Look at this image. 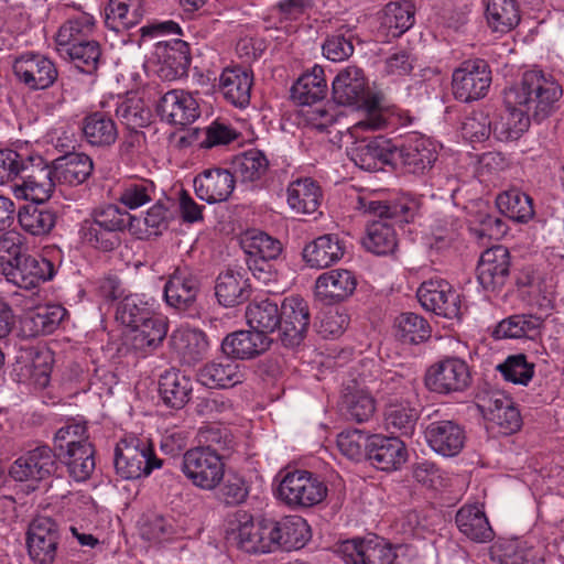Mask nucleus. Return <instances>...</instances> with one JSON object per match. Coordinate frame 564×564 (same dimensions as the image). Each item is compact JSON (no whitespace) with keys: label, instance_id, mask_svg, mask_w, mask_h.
Instances as JSON below:
<instances>
[{"label":"nucleus","instance_id":"bf43d9fd","mask_svg":"<svg viewBox=\"0 0 564 564\" xmlns=\"http://www.w3.org/2000/svg\"><path fill=\"white\" fill-rule=\"evenodd\" d=\"M116 115L128 130L145 128L151 123L152 112L140 98H129L118 105Z\"/></svg>","mask_w":564,"mask_h":564},{"label":"nucleus","instance_id":"8fccbe9b","mask_svg":"<svg viewBox=\"0 0 564 564\" xmlns=\"http://www.w3.org/2000/svg\"><path fill=\"white\" fill-rule=\"evenodd\" d=\"M496 205L501 215L516 223L525 224L534 216L532 198L518 188L499 194Z\"/></svg>","mask_w":564,"mask_h":564},{"label":"nucleus","instance_id":"58836bf2","mask_svg":"<svg viewBox=\"0 0 564 564\" xmlns=\"http://www.w3.org/2000/svg\"><path fill=\"white\" fill-rule=\"evenodd\" d=\"M282 306L270 299L253 300L246 308V319L250 328L261 334L279 330Z\"/></svg>","mask_w":564,"mask_h":564},{"label":"nucleus","instance_id":"052dcab7","mask_svg":"<svg viewBox=\"0 0 564 564\" xmlns=\"http://www.w3.org/2000/svg\"><path fill=\"white\" fill-rule=\"evenodd\" d=\"M496 370L506 381L514 384L528 386L534 376L535 365L529 362L524 354L510 355L497 365Z\"/></svg>","mask_w":564,"mask_h":564},{"label":"nucleus","instance_id":"dca6fc26","mask_svg":"<svg viewBox=\"0 0 564 564\" xmlns=\"http://www.w3.org/2000/svg\"><path fill=\"white\" fill-rule=\"evenodd\" d=\"M7 280L24 290H33L55 275L53 262L42 256L25 253L2 270Z\"/></svg>","mask_w":564,"mask_h":564},{"label":"nucleus","instance_id":"49530a36","mask_svg":"<svg viewBox=\"0 0 564 564\" xmlns=\"http://www.w3.org/2000/svg\"><path fill=\"white\" fill-rule=\"evenodd\" d=\"M288 204L299 215L314 214L319 207L321 188L311 178L296 180L288 187Z\"/></svg>","mask_w":564,"mask_h":564},{"label":"nucleus","instance_id":"5fc2aeb1","mask_svg":"<svg viewBox=\"0 0 564 564\" xmlns=\"http://www.w3.org/2000/svg\"><path fill=\"white\" fill-rule=\"evenodd\" d=\"M95 19L91 14L82 13L77 17L68 19L63 23L55 36L56 50L58 54L61 50L70 48L76 43L88 40L93 33Z\"/></svg>","mask_w":564,"mask_h":564},{"label":"nucleus","instance_id":"4468645a","mask_svg":"<svg viewBox=\"0 0 564 564\" xmlns=\"http://www.w3.org/2000/svg\"><path fill=\"white\" fill-rule=\"evenodd\" d=\"M236 527L227 535L228 541L246 553H270L271 543L268 519L258 521L246 511L235 513Z\"/></svg>","mask_w":564,"mask_h":564},{"label":"nucleus","instance_id":"6e6552de","mask_svg":"<svg viewBox=\"0 0 564 564\" xmlns=\"http://www.w3.org/2000/svg\"><path fill=\"white\" fill-rule=\"evenodd\" d=\"M491 80V69L487 61H464L452 76L453 95L462 102L481 99L487 95Z\"/></svg>","mask_w":564,"mask_h":564},{"label":"nucleus","instance_id":"e2e57ef3","mask_svg":"<svg viewBox=\"0 0 564 564\" xmlns=\"http://www.w3.org/2000/svg\"><path fill=\"white\" fill-rule=\"evenodd\" d=\"M536 552L520 540H509L491 546L490 558L497 564H524Z\"/></svg>","mask_w":564,"mask_h":564},{"label":"nucleus","instance_id":"4be33fe9","mask_svg":"<svg viewBox=\"0 0 564 564\" xmlns=\"http://www.w3.org/2000/svg\"><path fill=\"white\" fill-rule=\"evenodd\" d=\"M429 446L444 457H454L464 448L466 433L454 420L431 422L424 432Z\"/></svg>","mask_w":564,"mask_h":564},{"label":"nucleus","instance_id":"e433bc0d","mask_svg":"<svg viewBox=\"0 0 564 564\" xmlns=\"http://www.w3.org/2000/svg\"><path fill=\"white\" fill-rule=\"evenodd\" d=\"M455 522L458 530L471 541L485 543L494 536L484 510L477 505L463 506L456 513Z\"/></svg>","mask_w":564,"mask_h":564},{"label":"nucleus","instance_id":"423d86ee","mask_svg":"<svg viewBox=\"0 0 564 564\" xmlns=\"http://www.w3.org/2000/svg\"><path fill=\"white\" fill-rule=\"evenodd\" d=\"M20 180L22 183L14 191L18 197L34 203L46 202L57 185L54 161L48 164L39 154L25 155Z\"/></svg>","mask_w":564,"mask_h":564},{"label":"nucleus","instance_id":"7c9ffc66","mask_svg":"<svg viewBox=\"0 0 564 564\" xmlns=\"http://www.w3.org/2000/svg\"><path fill=\"white\" fill-rule=\"evenodd\" d=\"M251 294L249 279L231 269L221 272L215 283V295L220 305L234 307L246 302Z\"/></svg>","mask_w":564,"mask_h":564},{"label":"nucleus","instance_id":"de8ad7c7","mask_svg":"<svg viewBox=\"0 0 564 564\" xmlns=\"http://www.w3.org/2000/svg\"><path fill=\"white\" fill-rule=\"evenodd\" d=\"M42 204L33 202L21 207L18 213L21 228L32 236L47 235L56 224V213Z\"/></svg>","mask_w":564,"mask_h":564},{"label":"nucleus","instance_id":"9b49d317","mask_svg":"<svg viewBox=\"0 0 564 564\" xmlns=\"http://www.w3.org/2000/svg\"><path fill=\"white\" fill-rule=\"evenodd\" d=\"M421 306L445 318H459L462 315L460 294L446 281L433 278L422 282L416 291Z\"/></svg>","mask_w":564,"mask_h":564},{"label":"nucleus","instance_id":"864d4df0","mask_svg":"<svg viewBox=\"0 0 564 564\" xmlns=\"http://www.w3.org/2000/svg\"><path fill=\"white\" fill-rule=\"evenodd\" d=\"M196 437L197 448L217 454L221 459L228 458L235 446L231 431L219 424L202 426Z\"/></svg>","mask_w":564,"mask_h":564},{"label":"nucleus","instance_id":"09e8293b","mask_svg":"<svg viewBox=\"0 0 564 564\" xmlns=\"http://www.w3.org/2000/svg\"><path fill=\"white\" fill-rule=\"evenodd\" d=\"M171 343L187 365L200 361L207 355L209 347L206 334L199 329L174 333L171 336Z\"/></svg>","mask_w":564,"mask_h":564},{"label":"nucleus","instance_id":"c03bdc74","mask_svg":"<svg viewBox=\"0 0 564 564\" xmlns=\"http://www.w3.org/2000/svg\"><path fill=\"white\" fill-rule=\"evenodd\" d=\"M339 410L347 420L362 423L372 416L376 410L375 400L368 392L358 389L356 384H348L344 389Z\"/></svg>","mask_w":564,"mask_h":564},{"label":"nucleus","instance_id":"680f3d73","mask_svg":"<svg viewBox=\"0 0 564 564\" xmlns=\"http://www.w3.org/2000/svg\"><path fill=\"white\" fill-rule=\"evenodd\" d=\"M420 209V202L409 193H397L390 200V228L397 235L395 227L403 229L404 225L414 221Z\"/></svg>","mask_w":564,"mask_h":564},{"label":"nucleus","instance_id":"cd10ccee","mask_svg":"<svg viewBox=\"0 0 564 564\" xmlns=\"http://www.w3.org/2000/svg\"><path fill=\"white\" fill-rule=\"evenodd\" d=\"M357 288L354 272L346 269L330 270L315 282V294L327 304L339 303L350 297Z\"/></svg>","mask_w":564,"mask_h":564},{"label":"nucleus","instance_id":"c85d7f7f","mask_svg":"<svg viewBox=\"0 0 564 564\" xmlns=\"http://www.w3.org/2000/svg\"><path fill=\"white\" fill-rule=\"evenodd\" d=\"M345 250L344 240L335 234H325L303 248L302 258L310 268L324 269L338 262Z\"/></svg>","mask_w":564,"mask_h":564},{"label":"nucleus","instance_id":"ea45409f","mask_svg":"<svg viewBox=\"0 0 564 564\" xmlns=\"http://www.w3.org/2000/svg\"><path fill=\"white\" fill-rule=\"evenodd\" d=\"M95 446L90 442H84L77 447L58 452L56 455L75 481H85L95 470Z\"/></svg>","mask_w":564,"mask_h":564},{"label":"nucleus","instance_id":"aec40b11","mask_svg":"<svg viewBox=\"0 0 564 564\" xmlns=\"http://www.w3.org/2000/svg\"><path fill=\"white\" fill-rule=\"evenodd\" d=\"M271 552L302 549L311 539V528L300 516H286L280 520L268 519Z\"/></svg>","mask_w":564,"mask_h":564},{"label":"nucleus","instance_id":"603ef678","mask_svg":"<svg viewBox=\"0 0 564 564\" xmlns=\"http://www.w3.org/2000/svg\"><path fill=\"white\" fill-rule=\"evenodd\" d=\"M486 19L494 32H510L520 22L517 0H486Z\"/></svg>","mask_w":564,"mask_h":564},{"label":"nucleus","instance_id":"37998d69","mask_svg":"<svg viewBox=\"0 0 564 564\" xmlns=\"http://www.w3.org/2000/svg\"><path fill=\"white\" fill-rule=\"evenodd\" d=\"M131 330L133 333L132 347L147 354L162 345L167 334V324L162 317L151 313L147 321H142Z\"/></svg>","mask_w":564,"mask_h":564},{"label":"nucleus","instance_id":"f257e3e1","mask_svg":"<svg viewBox=\"0 0 564 564\" xmlns=\"http://www.w3.org/2000/svg\"><path fill=\"white\" fill-rule=\"evenodd\" d=\"M562 86L542 70H528L519 85L505 90L507 107H520L533 121L540 123L558 109Z\"/></svg>","mask_w":564,"mask_h":564},{"label":"nucleus","instance_id":"774afa93","mask_svg":"<svg viewBox=\"0 0 564 564\" xmlns=\"http://www.w3.org/2000/svg\"><path fill=\"white\" fill-rule=\"evenodd\" d=\"M148 303L137 295H128L122 299L116 308V319L130 328L137 327L142 321H147L151 314Z\"/></svg>","mask_w":564,"mask_h":564},{"label":"nucleus","instance_id":"ddd939ff","mask_svg":"<svg viewBox=\"0 0 564 564\" xmlns=\"http://www.w3.org/2000/svg\"><path fill=\"white\" fill-rule=\"evenodd\" d=\"M311 325L308 303L300 296H289L282 302L278 339L286 348L300 346L307 336Z\"/></svg>","mask_w":564,"mask_h":564},{"label":"nucleus","instance_id":"13d9d810","mask_svg":"<svg viewBox=\"0 0 564 564\" xmlns=\"http://www.w3.org/2000/svg\"><path fill=\"white\" fill-rule=\"evenodd\" d=\"M231 166L235 178H240L241 182H256L265 175L269 161L262 151L251 149L236 156Z\"/></svg>","mask_w":564,"mask_h":564},{"label":"nucleus","instance_id":"5701e85b","mask_svg":"<svg viewBox=\"0 0 564 564\" xmlns=\"http://www.w3.org/2000/svg\"><path fill=\"white\" fill-rule=\"evenodd\" d=\"M337 552L346 564H388V542L376 534L344 541Z\"/></svg>","mask_w":564,"mask_h":564},{"label":"nucleus","instance_id":"338daca9","mask_svg":"<svg viewBox=\"0 0 564 564\" xmlns=\"http://www.w3.org/2000/svg\"><path fill=\"white\" fill-rule=\"evenodd\" d=\"M217 498L226 506H239L243 503L249 496V486L246 479L235 473L224 475L218 485Z\"/></svg>","mask_w":564,"mask_h":564},{"label":"nucleus","instance_id":"7ed1b4c3","mask_svg":"<svg viewBox=\"0 0 564 564\" xmlns=\"http://www.w3.org/2000/svg\"><path fill=\"white\" fill-rule=\"evenodd\" d=\"M113 465L117 475L129 480L149 476L162 467L163 460L156 457L149 440L128 437L117 444Z\"/></svg>","mask_w":564,"mask_h":564},{"label":"nucleus","instance_id":"4d7b16f0","mask_svg":"<svg viewBox=\"0 0 564 564\" xmlns=\"http://www.w3.org/2000/svg\"><path fill=\"white\" fill-rule=\"evenodd\" d=\"M140 19L139 0H108L105 10V24L108 29L120 32L134 26Z\"/></svg>","mask_w":564,"mask_h":564},{"label":"nucleus","instance_id":"c9c22d12","mask_svg":"<svg viewBox=\"0 0 564 564\" xmlns=\"http://www.w3.org/2000/svg\"><path fill=\"white\" fill-rule=\"evenodd\" d=\"M543 327V319L533 314H514L503 318L494 329L492 336L497 339H535Z\"/></svg>","mask_w":564,"mask_h":564},{"label":"nucleus","instance_id":"0e129e2a","mask_svg":"<svg viewBox=\"0 0 564 564\" xmlns=\"http://www.w3.org/2000/svg\"><path fill=\"white\" fill-rule=\"evenodd\" d=\"M242 247L250 257L259 258L265 264V260H275L282 253L280 240L265 232H257L242 241Z\"/></svg>","mask_w":564,"mask_h":564},{"label":"nucleus","instance_id":"2eb2a0df","mask_svg":"<svg viewBox=\"0 0 564 564\" xmlns=\"http://www.w3.org/2000/svg\"><path fill=\"white\" fill-rule=\"evenodd\" d=\"M58 467L56 453L50 446L41 445L19 457L11 465L9 475L17 481L37 484L55 475Z\"/></svg>","mask_w":564,"mask_h":564},{"label":"nucleus","instance_id":"bb28decb","mask_svg":"<svg viewBox=\"0 0 564 564\" xmlns=\"http://www.w3.org/2000/svg\"><path fill=\"white\" fill-rule=\"evenodd\" d=\"M235 182V175L229 170H205L194 180L195 193L199 199L208 204L225 202L232 193Z\"/></svg>","mask_w":564,"mask_h":564},{"label":"nucleus","instance_id":"2f4dec72","mask_svg":"<svg viewBox=\"0 0 564 564\" xmlns=\"http://www.w3.org/2000/svg\"><path fill=\"white\" fill-rule=\"evenodd\" d=\"M400 389V398L390 397V426L399 432L397 436L412 438L417 415L409 402L412 395L411 379L404 380Z\"/></svg>","mask_w":564,"mask_h":564},{"label":"nucleus","instance_id":"0eeeda50","mask_svg":"<svg viewBox=\"0 0 564 564\" xmlns=\"http://www.w3.org/2000/svg\"><path fill=\"white\" fill-rule=\"evenodd\" d=\"M61 541V525L55 519L36 516L29 523L25 543L29 556L35 564H54Z\"/></svg>","mask_w":564,"mask_h":564},{"label":"nucleus","instance_id":"4c0bfd02","mask_svg":"<svg viewBox=\"0 0 564 564\" xmlns=\"http://www.w3.org/2000/svg\"><path fill=\"white\" fill-rule=\"evenodd\" d=\"M66 314V310L61 305L40 306L23 317L22 330L28 337L52 334Z\"/></svg>","mask_w":564,"mask_h":564},{"label":"nucleus","instance_id":"69168bd1","mask_svg":"<svg viewBox=\"0 0 564 564\" xmlns=\"http://www.w3.org/2000/svg\"><path fill=\"white\" fill-rule=\"evenodd\" d=\"M175 203L171 198L158 199V202L147 212L144 225L149 236H160L167 230L170 223L174 219L172 208Z\"/></svg>","mask_w":564,"mask_h":564},{"label":"nucleus","instance_id":"79ce46f5","mask_svg":"<svg viewBox=\"0 0 564 564\" xmlns=\"http://www.w3.org/2000/svg\"><path fill=\"white\" fill-rule=\"evenodd\" d=\"M327 91L324 69L314 66L311 73L303 74L291 87V98L300 105H313L325 98Z\"/></svg>","mask_w":564,"mask_h":564},{"label":"nucleus","instance_id":"393cba45","mask_svg":"<svg viewBox=\"0 0 564 564\" xmlns=\"http://www.w3.org/2000/svg\"><path fill=\"white\" fill-rule=\"evenodd\" d=\"M156 55L160 59L159 76L174 80L187 76L191 65L189 46L183 40L159 41Z\"/></svg>","mask_w":564,"mask_h":564},{"label":"nucleus","instance_id":"f704fd0d","mask_svg":"<svg viewBox=\"0 0 564 564\" xmlns=\"http://www.w3.org/2000/svg\"><path fill=\"white\" fill-rule=\"evenodd\" d=\"M82 131L88 144L100 149L110 148L118 139L116 122L100 111L93 112L83 119Z\"/></svg>","mask_w":564,"mask_h":564},{"label":"nucleus","instance_id":"b1692460","mask_svg":"<svg viewBox=\"0 0 564 564\" xmlns=\"http://www.w3.org/2000/svg\"><path fill=\"white\" fill-rule=\"evenodd\" d=\"M390 337L400 345L404 354L410 356L412 346L424 343L431 337V326L416 313H399L390 325Z\"/></svg>","mask_w":564,"mask_h":564},{"label":"nucleus","instance_id":"a18cd8bd","mask_svg":"<svg viewBox=\"0 0 564 564\" xmlns=\"http://www.w3.org/2000/svg\"><path fill=\"white\" fill-rule=\"evenodd\" d=\"M242 379L239 365L230 357L209 362L199 370V380L209 387L229 388L241 383Z\"/></svg>","mask_w":564,"mask_h":564},{"label":"nucleus","instance_id":"412c9836","mask_svg":"<svg viewBox=\"0 0 564 564\" xmlns=\"http://www.w3.org/2000/svg\"><path fill=\"white\" fill-rule=\"evenodd\" d=\"M156 113L170 124L186 126L199 117V107L189 93L182 89H172L159 99Z\"/></svg>","mask_w":564,"mask_h":564},{"label":"nucleus","instance_id":"72a5a7b5","mask_svg":"<svg viewBox=\"0 0 564 564\" xmlns=\"http://www.w3.org/2000/svg\"><path fill=\"white\" fill-rule=\"evenodd\" d=\"M57 184L77 186L93 173V160L85 153L69 152L54 160Z\"/></svg>","mask_w":564,"mask_h":564},{"label":"nucleus","instance_id":"6e6d98bb","mask_svg":"<svg viewBox=\"0 0 564 564\" xmlns=\"http://www.w3.org/2000/svg\"><path fill=\"white\" fill-rule=\"evenodd\" d=\"M532 119L520 107H507L499 120L492 122L494 137L503 142L518 140L528 130Z\"/></svg>","mask_w":564,"mask_h":564},{"label":"nucleus","instance_id":"a878e982","mask_svg":"<svg viewBox=\"0 0 564 564\" xmlns=\"http://www.w3.org/2000/svg\"><path fill=\"white\" fill-rule=\"evenodd\" d=\"M271 344L272 339L269 336L250 328L227 335L221 341V350L226 357L245 360L265 352Z\"/></svg>","mask_w":564,"mask_h":564},{"label":"nucleus","instance_id":"3c124183","mask_svg":"<svg viewBox=\"0 0 564 564\" xmlns=\"http://www.w3.org/2000/svg\"><path fill=\"white\" fill-rule=\"evenodd\" d=\"M101 46L95 40H86L76 43L70 48L61 50L59 56L74 64L84 74L94 75L97 73L101 62Z\"/></svg>","mask_w":564,"mask_h":564},{"label":"nucleus","instance_id":"9d476101","mask_svg":"<svg viewBox=\"0 0 564 564\" xmlns=\"http://www.w3.org/2000/svg\"><path fill=\"white\" fill-rule=\"evenodd\" d=\"M181 469L194 486L213 490L224 478L225 459L217 454L193 447L184 453Z\"/></svg>","mask_w":564,"mask_h":564},{"label":"nucleus","instance_id":"f3484780","mask_svg":"<svg viewBox=\"0 0 564 564\" xmlns=\"http://www.w3.org/2000/svg\"><path fill=\"white\" fill-rule=\"evenodd\" d=\"M12 69L17 79L32 90L46 89L58 77L54 62L45 55L33 52L15 57Z\"/></svg>","mask_w":564,"mask_h":564},{"label":"nucleus","instance_id":"39448f33","mask_svg":"<svg viewBox=\"0 0 564 564\" xmlns=\"http://www.w3.org/2000/svg\"><path fill=\"white\" fill-rule=\"evenodd\" d=\"M327 486L315 474L296 469L288 471L280 481V499L292 508H311L327 497Z\"/></svg>","mask_w":564,"mask_h":564},{"label":"nucleus","instance_id":"f03ea898","mask_svg":"<svg viewBox=\"0 0 564 564\" xmlns=\"http://www.w3.org/2000/svg\"><path fill=\"white\" fill-rule=\"evenodd\" d=\"M333 99L340 106H358L365 112V119L358 126L364 129L379 130L386 126V109L381 106L384 99L382 91L367 88L364 70L357 66L341 69L332 83Z\"/></svg>","mask_w":564,"mask_h":564},{"label":"nucleus","instance_id":"f8f14e48","mask_svg":"<svg viewBox=\"0 0 564 564\" xmlns=\"http://www.w3.org/2000/svg\"><path fill=\"white\" fill-rule=\"evenodd\" d=\"M368 217L362 246L376 256L388 254V204L372 197H358L357 207Z\"/></svg>","mask_w":564,"mask_h":564},{"label":"nucleus","instance_id":"20e7f679","mask_svg":"<svg viewBox=\"0 0 564 564\" xmlns=\"http://www.w3.org/2000/svg\"><path fill=\"white\" fill-rule=\"evenodd\" d=\"M437 160L433 143L416 134L405 142L399 138L390 139V167L402 173L423 174Z\"/></svg>","mask_w":564,"mask_h":564},{"label":"nucleus","instance_id":"473e14b6","mask_svg":"<svg viewBox=\"0 0 564 564\" xmlns=\"http://www.w3.org/2000/svg\"><path fill=\"white\" fill-rule=\"evenodd\" d=\"M192 391V380L177 369L166 370L160 376L159 392L163 403L169 408H184L191 400Z\"/></svg>","mask_w":564,"mask_h":564},{"label":"nucleus","instance_id":"a211bd4d","mask_svg":"<svg viewBox=\"0 0 564 564\" xmlns=\"http://www.w3.org/2000/svg\"><path fill=\"white\" fill-rule=\"evenodd\" d=\"M511 256L505 246L485 250L477 264V280L484 290L500 291L510 276Z\"/></svg>","mask_w":564,"mask_h":564},{"label":"nucleus","instance_id":"c756f323","mask_svg":"<svg viewBox=\"0 0 564 564\" xmlns=\"http://www.w3.org/2000/svg\"><path fill=\"white\" fill-rule=\"evenodd\" d=\"M350 159L365 171H383L388 164V138L379 134L362 139L350 150Z\"/></svg>","mask_w":564,"mask_h":564},{"label":"nucleus","instance_id":"1a4fd4ad","mask_svg":"<svg viewBox=\"0 0 564 564\" xmlns=\"http://www.w3.org/2000/svg\"><path fill=\"white\" fill-rule=\"evenodd\" d=\"M426 388L440 394L463 392L471 384L468 364L458 357H446L433 364L425 373Z\"/></svg>","mask_w":564,"mask_h":564},{"label":"nucleus","instance_id":"a19ab883","mask_svg":"<svg viewBox=\"0 0 564 564\" xmlns=\"http://www.w3.org/2000/svg\"><path fill=\"white\" fill-rule=\"evenodd\" d=\"M219 87L228 101L242 108L250 101L252 77L240 67L226 68L220 75Z\"/></svg>","mask_w":564,"mask_h":564},{"label":"nucleus","instance_id":"6ab92c4d","mask_svg":"<svg viewBox=\"0 0 564 564\" xmlns=\"http://www.w3.org/2000/svg\"><path fill=\"white\" fill-rule=\"evenodd\" d=\"M200 280L188 268H176L164 285L166 304L178 313L195 308Z\"/></svg>","mask_w":564,"mask_h":564}]
</instances>
